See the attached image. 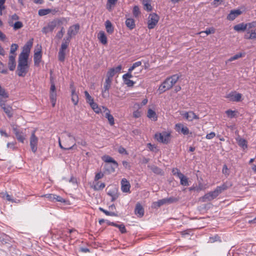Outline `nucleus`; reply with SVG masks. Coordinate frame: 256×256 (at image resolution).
<instances>
[{
	"label": "nucleus",
	"instance_id": "f257e3e1",
	"mask_svg": "<svg viewBox=\"0 0 256 256\" xmlns=\"http://www.w3.org/2000/svg\"><path fill=\"white\" fill-rule=\"evenodd\" d=\"M28 60L18 58L16 72L19 76L24 77L29 70Z\"/></svg>",
	"mask_w": 256,
	"mask_h": 256
},
{
	"label": "nucleus",
	"instance_id": "f03ea898",
	"mask_svg": "<svg viewBox=\"0 0 256 256\" xmlns=\"http://www.w3.org/2000/svg\"><path fill=\"white\" fill-rule=\"evenodd\" d=\"M33 38L29 40L24 46L22 52L20 54L18 58L28 59L30 48L33 44Z\"/></svg>",
	"mask_w": 256,
	"mask_h": 256
},
{
	"label": "nucleus",
	"instance_id": "7ed1b4c3",
	"mask_svg": "<svg viewBox=\"0 0 256 256\" xmlns=\"http://www.w3.org/2000/svg\"><path fill=\"white\" fill-rule=\"evenodd\" d=\"M154 138L158 142L168 144L170 140V134L166 132L156 133L154 135Z\"/></svg>",
	"mask_w": 256,
	"mask_h": 256
},
{
	"label": "nucleus",
	"instance_id": "20e7f679",
	"mask_svg": "<svg viewBox=\"0 0 256 256\" xmlns=\"http://www.w3.org/2000/svg\"><path fill=\"white\" fill-rule=\"evenodd\" d=\"M64 40H65L64 42H62L61 45V47L60 49L58 54V60L60 62H64L65 60V56L66 52L65 50L68 47V46L70 43V39L65 38L64 39Z\"/></svg>",
	"mask_w": 256,
	"mask_h": 256
},
{
	"label": "nucleus",
	"instance_id": "39448f33",
	"mask_svg": "<svg viewBox=\"0 0 256 256\" xmlns=\"http://www.w3.org/2000/svg\"><path fill=\"white\" fill-rule=\"evenodd\" d=\"M160 20V16L154 12L150 14L148 20V28L149 29L154 28Z\"/></svg>",
	"mask_w": 256,
	"mask_h": 256
},
{
	"label": "nucleus",
	"instance_id": "423d86ee",
	"mask_svg": "<svg viewBox=\"0 0 256 256\" xmlns=\"http://www.w3.org/2000/svg\"><path fill=\"white\" fill-rule=\"evenodd\" d=\"M11 126L13 132L15 134L18 140L20 142L24 143L26 139V135L24 134L17 128V126L14 124H12Z\"/></svg>",
	"mask_w": 256,
	"mask_h": 256
},
{
	"label": "nucleus",
	"instance_id": "0eeeda50",
	"mask_svg": "<svg viewBox=\"0 0 256 256\" xmlns=\"http://www.w3.org/2000/svg\"><path fill=\"white\" fill-rule=\"evenodd\" d=\"M103 160L106 163H112L113 164L111 166L110 170L107 169L109 173H112L115 172V169L118 166V163L111 156H104L102 157Z\"/></svg>",
	"mask_w": 256,
	"mask_h": 256
},
{
	"label": "nucleus",
	"instance_id": "6e6552de",
	"mask_svg": "<svg viewBox=\"0 0 256 256\" xmlns=\"http://www.w3.org/2000/svg\"><path fill=\"white\" fill-rule=\"evenodd\" d=\"M173 85L170 82V78H166L165 80L160 86L158 90L160 94H162L166 90H170L172 87Z\"/></svg>",
	"mask_w": 256,
	"mask_h": 256
},
{
	"label": "nucleus",
	"instance_id": "1a4fd4ad",
	"mask_svg": "<svg viewBox=\"0 0 256 256\" xmlns=\"http://www.w3.org/2000/svg\"><path fill=\"white\" fill-rule=\"evenodd\" d=\"M112 78L106 77L104 86V90L102 91V95L104 98L109 96L108 90L111 87Z\"/></svg>",
	"mask_w": 256,
	"mask_h": 256
},
{
	"label": "nucleus",
	"instance_id": "9d476101",
	"mask_svg": "<svg viewBox=\"0 0 256 256\" xmlns=\"http://www.w3.org/2000/svg\"><path fill=\"white\" fill-rule=\"evenodd\" d=\"M38 138L35 135V132L33 131L30 138V146L32 151L36 153L38 148Z\"/></svg>",
	"mask_w": 256,
	"mask_h": 256
},
{
	"label": "nucleus",
	"instance_id": "9b49d317",
	"mask_svg": "<svg viewBox=\"0 0 256 256\" xmlns=\"http://www.w3.org/2000/svg\"><path fill=\"white\" fill-rule=\"evenodd\" d=\"M58 22L56 20H52L50 22L48 26L42 28V32L45 34H46L48 32H52L54 28L56 26Z\"/></svg>",
	"mask_w": 256,
	"mask_h": 256
},
{
	"label": "nucleus",
	"instance_id": "f8f14e48",
	"mask_svg": "<svg viewBox=\"0 0 256 256\" xmlns=\"http://www.w3.org/2000/svg\"><path fill=\"white\" fill-rule=\"evenodd\" d=\"M108 194L112 197V202H114L118 197V189L116 186L108 187Z\"/></svg>",
	"mask_w": 256,
	"mask_h": 256
},
{
	"label": "nucleus",
	"instance_id": "ddd939ff",
	"mask_svg": "<svg viewBox=\"0 0 256 256\" xmlns=\"http://www.w3.org/2000/svg\"><path fill=\"white\" fill-rule=\"evenodd\" d=\"M175 130L177 132L184 135H187L190 133L188 128L182 123L176 124L175 126Z\"/></svg>",
	"mask_w": 256,
	"mask_h": 256
},
{
	"label": "nucleus",
	"instance_id": "4468645a",
	"mask_svg": "<svg viewBox=\"0 0 256 256\" xmlns=\"http://www.w3.org/2000/svg\"><path fill=\"white\" fill-rule=\"evenodd\" d=\"M183 116L188 121H192L194 120H198L199 117L192 111L184 112L182 114Z\"/></svg>",
	"mask_w": 256,
	"mask_h": 256
},
{
	"label": "nucleus",
	"instance_id": "2eb2a0df",
	"mask_svg": "<svg viewBox=\"0 0 256 256\" xmlns=\"http://www.w3.org/2000/svg\"><path fill=\"white\" fill-rule=\"evenodd\" d=\"M122 69L121 65H118L116 68H111L107 72L106 77L112 78L117 73H119Z\"/></svg>",
	"mask_w": 256,
	"mask_h": 256
},
{
	"label": "nucleus",
	"instance_id": "dca6fc26",
	"mask_svg": "<svg viewBox=\"0 0 256 256\" xmlns=\"http://www.w3.org/2000/svg\"><path fill=\"white\" fill-rule=\"evenodd\" d=\"M79 29L80 26L78 24L70 26L68 32V36L67 38H69L70 41L72 36H75L78 33Z\"/></svg>",
	"mask_w": 256,
	"mask_h": 256
},
{
	"label": "nucleus",
	"instance_id": "f3484780",
	"mask_svg": "<svg viewBox=\"0 0 256 256\" xmlns=\"http://www.w3.org/2000/svg\"><path fill=\"white\" fill-rule=\"evenodd\" d=\"M103 112L105 114V117L108 118L109 124L111 126H113L114 124V118L113 116L110 114V110L106 107L102 106Z\"/></svg>",
	"mask_w": 256,
	"mask_h": 256
},
{
	"label": "nucleus",
	"instance_id": "a211bd4d",
	"mask_svg": "<svg viewBox=\"0 0 256 256\" xmlns=\"http://www.w3.org/2000/svg\"><path fill=\"white\" fill-rule=\"evenodd\" d=\"M130 182L125 178L121 180V190L124 192H130Z\"/></svg>",
	"mask_w": 256,
	"mask_h": 256
},
{
	"label": "nucleus",
	"instance_id": "6ab92c4d",
	"mask_svg": "<svg viewBox=\"0 0 256 256\" xmlns=\"http://www.w3.org/2000/svg\"><path fill=\"white\" fill-rule=\"evenodd\" d=\"M8 65L10 70L14 71L15 70L16 66V54L9 56Z\"/></svg>",
	"mask_w": 256,
	"mask_h": 256
},
{
	"label": "nucleus",
	"instance_id": "aec40b11",
	"mask_svg": "<svg viewBox=\"0 0 256 256\" xmlns=\"http://www.w3.org/2000/svg\"><path fill=\"white\" fill-rule=\"evenodd\" d=\"M242 14V11L240 10H231L230 13L227 16V19L230 20H233L238 16Z\"/></svg>",
	"mask_w": 256,
	"mask_h": 256
},
{
	"label": "nucleus",
	"instance_id": "412c9836",
	"mask_svg": "<svg viewBox=\"0 0 256 256\" xmlns=\"http://www.w3.org/2000/svg\"><path fill=\"white\" fill-rule=\"evenodd\" d=\"M178 177L180 179V184L184 186H188L189 185L188 178L184 176L180 171H178Z\"/></svg>",
	"mask_w": 256,
	"mask_h": 256
},
{
	"label": "nucleus",
	"instance_id": "4be33fe9",
	"mask_svg": "<svg viewBox=\"0 0 256 256\" xmlns=\"http://www.w3.org/2000/svg\"><path fill=\"white\" fill-rule=\"evenodd\" d=\"M134 212L138 217L142 218L144 214V209L140 203L136 204Z\"/></svg>",
	"mask_w": 256,
	"mask_h": 256
},
{
	"label": "nucleus",
	"instance_id": "5701e85b",
	"mask_svg": "<svg viewBox=\"0 0 256 256\" xmlns=\"http://www.w3.org/2000/svg\"><path fill=\"white\" fill-rule=\"evenodd\" d=\"M70 88H72V101L74 105H76L78 102V94L76 92V88L73 87L72 84H70Z\"/></svg>",
	"mask_w": 256,
	"mask_h": 256
},
{
	"label": "nucleus",
	"instance_id": "b1692460",
	"mask_svg": "<svg viewBox=\"0 0 256 256\" xmlns=\"http://www.w3.org/2000/svg\"><path fill=\"white\" fill-rule=\"evenodd\" d=\"M34 65L38 66L42 60L41 50L34 52Z\"/></svg>",
	"mask_w": 256,
	"mask_h": 256
},
{
	"label": "nucleus",
	"instance_id": "393cba45",
	"mask_svg": "<svg viewBox=\"0 0 256 256\" xmlns=\"http://www.w3.org/2000/svg\"><path fill=\"white\" fill-rule=\"evenodd\" d=\"M125 24L126 27L130 30H133L136 26L135 20L132 18H126Z\"/></svg>",
	"mask_w": 256,
	"mask_h": 256
},
{
	"label": "nucleus",
	"instance_id": "a878e982",
	"mask_svg": "<svg viewBox=\"0 0 256 256\" xmlns=\"http://www.w3.org/2000/svg\"><path fill=\"white\" fill-rule=\"evenodd\" d=\"M56 12V10H53L50 8L40 9L38 12V14L40 16H44L49 14L50 12H52L53 14H54Z\"/></svg>",
	"mask_w": 256,
	"mask_h": 256
},
{
	"label": "nucleus",
	"instance_id": "bb28decb",
	"mask_svg": "<svg viewBox=\"0 0 256 256\" xmlns=\"http://www.w3.org/2000/svg\"><path fill=\"white\" fill-rule=\"evenodd\" d=\"M98 38L102 44H107V38L104 32L100 31L98 33Z\"/></svg>",
	"mask_w": 256,
	"mask_h": 256
},
{
	"label": "nucleus",
	"instance_id": "cd10ccee",
	"mask_svg": "<svg viewBox=\"0 0 256 256\" xmlns=\"http://www.w3.org/2000/svg\"><path fill=\"white\" fill-rule=\"evenodd\" d=\"M8 23L10 26H13L14 30H15L20 29L23 26L22 23L20 21H18L14 24H13V22L9 20Z\"/></svg>",
	"mask_w": 256,
	"mask_h": 256
},
{
	"label": "nucleus",
	"instance_id": "c85d7f7f",
	"mask_svg": "<svg viewBox=\"0 0 256 256\" xmlns=\"http://www.w3.org/2000/svg\"><path fill=\"white\" fill-rule=\"evenodd\" d=\"M234 29L237 32H244L247 29L246 25L244 23H240L234 26Z\"/></svg>",
	"mask_w": 256,
	"mask_h": 256
},
{
	"label": "nucleus",
	"instance_id": "c756f323",
	"mask_svg": "<svg viewBox=\"0 0 256 256\" xmlns=\"http://www.w3.org/2000/svg\"><path fill=\"white\" fill-rule=\"evenodd\" d=\"M2 108L9 118H11L12 116V108L10 106L6 105L4 106Z\"/></svg>",
	"mask_w": 256,
	"mask_h": 256
},
{
	"label": "nucleus",
	"instance_id": "7c9ffc66",
	"mask_svg": "<svg viewBox=\"0 0 256 256\" xmlns=\"http://www.w3.org/2000/svg\"><path fill=\"white\" fill-rule=\"evenodd\" d=\"M105 26L106 32L108 34H112V33H113L114 30V27L112 26V22L109 20H107L106 22Z\"/></svg>",
	"mask_w": 256,
	"mask_h": 256
},
{
	"label": "nucleus",
	"instance_id": "2f4dec72",
	"mask_svg": "<svg viewBox=\"0 0 256 256\" xmlns=\"http://www.w3.org/2000/svg\"><path fill=\"white\" fill-rule=\"evenodd\" d=\"M147 116L148 118L153 120L154 121L157 120V116L156 112L152 109H148Z\"/></svg>",
	"mask_w": 256,
	"mask_h": 256
},
{
	"label": "nucleus",
	"instance_id": "473e14b6",
	"mask_svg": "<svg viewBox=\"0 0 256 256\" xmlns=\"http://www.w3.org/2000/svg\"><path fill=\"white\" fill-rule=\"evenodd\" d=\"M166 204V200L164 198L160 200L158 202H156L152 203V207L154 208H157L160 207V206Z\"/></svg>",
	"mask_w": 256,
	"mask_h": 256
},
{
	"label": "nucleus",
	"instance_id": "72a5a7b5",
	"mask_svg": "<svg viewBox=\"0 0 256 256\" xmlns=\"http://www.w3.org/2000/svg\"><path fill=\"white\" fill-rule=\"evenodd\" d=\"M0 196L4 198H6V200L9 202H16V201L12 198L11 196H10V194H7L6 192V193H4V192L0 193Z\"/></svg>",
	"mask_w": 256,
	"mask_h": 256
},
{
	"label": "nucleus",
	"instance_id": "f704fd0d",
	"mask_svg": "<svg viewBox=\"0 0 256 256\" xmlns=\"http://www.w3.org/2000/svg\"><path fill=\"white\" fill-rule=\"evenodd\" d=\"M238 143L239 146L242 147L243 149H246L248 148L247 142L244 138H240L238 140Z\"/></svg>",
	"mask_w": 256,
	"mask_h": 256
},
{
	"label": "nucleus",
	"instance_id": "c9c22d12",
	"mask_svg": "<svg viewBox=\"0 0 256 256\" xmlns=\"http://www.w3.org/2000/svg\"><path fill=\"white\" fill-rule=\"evenodd\" d=\"M50 100L52 104V107L56 105V92H50Z\"/></svg>",
	"mask_w": 256,
	"mask_h": 256
},
{
	"label": "nucleus",
	"instance_id": "e433bc0d",
	"mask_svg": "<svg viewBox=\"0 0 256 256\" xmlns=\"http://www.w3.org/2000/svg\"><path fill=\"white\" fill-rule=\"evenodd\" d=\"M118 0H108L106 3V8L109 10H111L112 7L115 6Z\"/></svg>",
	"mask_w": 256,
	"mask_h": 256
},
{
	"label": "nucleus",
	"instance_id": "4c0bfd02",
	"mask_svg": "<svg viewBox=\"0 0 256 256\" xmlns=\"http://www.w3.org/2000/svg\"><path fill=\"white\" fill-rule=\"evenodd\" d=\"M168 78H170V82L171 84L174 86L179 79L180 76L178 74H176Z\"/></svg>",
	"mask_w": 256,
	"mask_h": 256
},
{
	"label": "nucleus",
	"instance_id": "58836bf2",
	"mask_svg": "<svg viewBox=\"0 0 256 256\" xmlns=\"http://www.w3.org/2000/svg\"><path fill=\"white\" fill-rule=\"evenodd\" d=\"M90 106L93 110L95 112L98 114L100 112H102V110L100 108H99L98 104L94 102H92V104H90Z\"/></svg>",
	"mask_w": 256,
	"mask_h": 256
},
{
	"label": "nucleus",
	"instance_id": "ea45409f",
	"mask_svg": "<svg viewBox=\"0 0 256 256\" xmlns=\"http://www.w3.org/2000/svg\"><path fill=\"white\" fill-rule=\"evenodd\" d=\"M232 97L230 100L235 102H240L241 100L242 94H235L230 95Z\"/></svg>",
	"mask_w": 256,
	"mask_h": 256
},
{
	"label": "nucleus",
	"instance_id": "a19ab883",
	"mask_svg": "<svg viewBox=\"0 0 256 256\" xmlns=\"http://www.w3.org/2000/svg\"><path fill=\"white\" fill-rule=\"evenodd\" d=\"M200 200L202 202H206V201H210L212 200L210 194L209 192L206 194L205 195H204L203 196L201 197L200 198Z\"/></svg>",
	"mask_w": 256,
	"mask_h": 256
},
{
	"label": "nucleus",
	"instance_id": "79ce46f5",
	"mask_svg": "<svg viewBox=\"0 0 256 256\" xmlns=\"http://www.w3.org/2000/svg\"><path fill=\"white\" fill-rule=\"evenodd\" d=\"M105 186L104 183H100V184L99 182H96V184L94 186V188L95 190H98L103 189Z\"/></svg>",
	"mask_w": 256,
	"mask_h": 256
},
{
	"label": "nucleus",
	"instance_id": "37998d69",
	"mask_svg": "<svg viewBox=\"0 0 256 256\" xmlns=\"http://www.w3.org/2000/svg\"><path fill=\"white\" fill-rule=\"evenodd\" d=\"M228 186L227 183H224L222 184V186H217L216 188V190H218V192L220 194L222 191L226 190L228 188Z\"/></svg>",
	"mask_w": 256,
	"mask_h": 256
},
{
	"label": "nucleus",
	"instance_id": "c03bdc74",
	"mask_svg": "<svg viewBox=\"0 0 256 256\" xmlns=\"http://www.w3.org/2000/svg\"><path fill=\"white\" fill-rule=\"evenodd\" d=\"M244 56V54L238 53V54H235L234 56H232L231 58H230V59L228 60L230 62H232V61L236 60L240 58L243 57Z\"/></svg>",
	"mask_w": 256,
	"mask_h": 256
},
{
	"label": "nucleus",
	"instance_id": "a18cd8bd",
	"mask_svg": "<svg viewBox=\"0 0 256 256\" xmlns=\"http://www.w3.org/2000/svg\"><path fill=\"white\" fill-rule=\"evenodd\" d=\"M84 95L87 102H88L90 104H92V102H94V99L92 98V96L90 95L87 91L84 92Z\"/></svg>",
	"mask_w": 256,
	"mask_h": 256
},
{
	"label": "nucleus",
	"instance_id": "49530a36",
	"mask_svg": "<svg viewBox=\"0 0 256 256\" xmlns=\"http://www.w3.org/2000/svg\"><path fill=\"white\" fill-rule=\"evenodd\" d=\"M18 46L17 44H13L10 46V53L11 55H16V51L17 50Z\"/></svg>",
	"mask_w": 256,
	"mask_h": 256
},
{
	"label": "nucleus",
	"instance_id": "de8ad7c7",
	"mask_svg": "<svg viewBox=\"0 0 256 256\" xmlns=\"http://www.w3.org/2000/svg\"><path fill=\"white\" fill-rule=\"evenodd\" d=\"M132 13L133 15L135 18H137L139 14H140V8L138 6H135L132 10Z\"/></svg>",
	"mask_w": 256,
	"mask_h": 256
},
{
	"label": "nucleus",
	"instance_id": "09e8293b",
	"mask_svg": "<svg viewBox=\"0 0 256 256\" xmlns=\"http://www.w3.org/2000/svg\"><path fill=\"white\" fill-rule=\"evenodd\" d=\"M150 169L154 174H159L162 173V170L157 166H152L150 167Z\"/></svg>",
	"mask_w": 256,
	"mask_h": 256
},
{
	"label": "nucleus",
	"instance_id": "8fccbe9b",
	"mask_svg": "<svg viewBox=\"0 0 256 256\" xmlns=\"http://www.w3.org/2000/svg\"><path fill=\"white\" fill-rule=\"evenodd\" d=\"M99 210L100 211L103 212L104 214H105L106 216H117V214L114 212H110L102 208H100Z\"/></svg>",
	"mask_w": 256,
	"mask_h": 256
},
{
	"label": "nucleus",
	"instance_id": "3c124183",
	"mask_svg": "<svg viewBox=\"0 0 256 256\" xmlns=\"http://www.w3.org/2000/svg\"><path fill=\"white\" fill-rule=\"evenodd\" d=\"M164 199L166 200V204H172L176 202L178 200V199L177 198L173 196L168 198H166Z\"/></svg>",
	"mask_w": 256,
	"mask_h": 256
},
{
	"label": "nucleus",
	"instance_id": "603ef678",
	"mask_svg": "<svg viewBox=\"0 0 256 256\" xmlns=\"http://www.w3.org/2000/svg\"><path fill=\"white\" fill-rule=\"evenodd\" d=\"M245 38L248 39L256 38V28L250 32V34L248 36L247 35H246Z\"/></svg>",
	"mask_w": 256,
	"mask_h": 256
},
{
	"label": "nucleus",
	"instance_id": "864d4df0",
	"mask_svg": "<svg viewBox=\"0 0 256 256\" xmlns=\"http://www.w3.org/2000/svg\"><path fill=\"white\" fill-rule=\"evenodd\" d=\"M133 70H131L130 68L128 70V72L124 74L122 76V79H130V78H132V72Z\"/></svg>",
	"mask_w": 256,
	"mask_h": 256
},
{
	"label": "nucleus",
	"instance_id": "5fc2aeb1",
	"mask_svg": "<svg viewBox=\"0 0 256 256\" xmlns=\"http://www.w3.org/2000/svg\"><path fill=\"white\" fill-rule=\"evenodd\" d=\"M210 193L212 200L216 198L220 194L216 188L214 191L210 192Z\"/></svg>",
	"mask_w": 256,
	"mask_h": 256
},
{
	"label": "nucleus",
	"instance_id": "6e6d98bb",
	"mask_svg": "<svg viewBox=\"0 0 256 256\" xmlns=\"http://www.w3.org/2000/svg\"><path fill=\"white\" fill-rule=\"evenodd\" d=\"M226 114H227L228 116L230 118H233L236 117V112L233 111L231 110H228L226 112Z\"/></svg>",
	"mask_w": 256,
	"mask_h": 256
},
{
	"label": "nucleus",
	"instance_id": "4d7b16f0",
	"mask_svg": "<svg viewBox=\"0 0 256 256\" xmlns=\"http://www.w3.org/2000/svg\"><path fill=\"white\" fill-rule=\"evenodd\" d=\"M214 30L212 28H206V31L201 32H200V34H206V36H208L211 34H214Z\"/></svg>",
	"mask_w": 256,
	"mask_h": 256
},
{
	"label": "nucleus",
	"instance_id": "13d9d810",
	"mask_svg": "<svg viewBox=\"0 0 256 256\" xmlns=\"http://www.w3.org/2000/svg\"><path fill=\"white\" fill-rule=\"evenodd\" d=\"M42 197H45L47 198L50 202H54V194H46L42 196Z\"/></svg>",
	"mask_w": 256,
	"mask_h": 256
},
{
	"label": "nucleus",
	"instance_id": "bf43d9fd",
	"mask_svg": "<svg viewBox=\"0 0 256 256\" xmlns=\"http://www.w3.org/2000/svg\"><path fill=\"white\" fill-rule=\"evenodd\" d=\"M124 83L127 85L128 86L130 87L132 86L135 83L132 80L130 79H123Z\"/></svg>",
	"mask_w": 256,
	"mask_h": 256
},
{
	"label": "nucleus",
	"instance_id": "052dcab7",
	"mask_svg": "<svg viewBox=\"0 0 256 256\" xmlns=\"http://www.w3.org/2000/svg\"><path fill=\"white\" fill-rule=\"evenodd\" d=\"M116 226H116L115 227L118 228H119L120 230V232L122 234H124V233H126V228L125 226H124V224H116Z\"/></svg>",
	"mask_w": 256,
	"mask_h": 256
},
{
	"label": "nucleus",
	"instance_id": "680f3d73",
	"mask_svg": "<svg viewBox=\"0 0 256 256\" xmlns=\"http://www.w3.org/2000/svg\"><path fill=\"white\" fill-rule=\"evenodd\" d=\"M64 33V28L63 27H62L61 28V30L57 33V34L56 35V37L57 38H58V39H61L62 38V37L63 36Z\"/></svg>",
	"mask_w": 256,
	"mask_h": 256
},
{
	"label": "nucleus",
	"instance_id": "e2e57ef3",
	"mask_svg": "<svg viewBox=\"0 0 256 256\" xmlns=\"http://www.w3.org/2000/svg\"><path fill=\"white\" fill-rule=\"evenodd\" d=\"M222 172L226 176H228L230 174L229 170H228V166L226 164L224 165L223 168H222Z\"/></svg>",
	"mask_w": 256,
	"mask_h": 256
},
{
	"label": "nucleus",
	"instance_id": "0e129e2a",
	"mask_svg": "<svg viewBox=\"0 0 256 256\" xmlns=\"http://www.w3.org/2000/svg\"><path fill=\"white\" fill-rule=\"evenodd\" d=\"M144 9L148 12L152 11V7L151 6L150 3L144 4Z\"/></svg>",
	"mask_w": 256,
	"mask_h": 256
},
{
	"label": "nucleus",
	"instance_id": "69168bd1",
	"mask_svg": "<svg viewBox=\"0 0 256 256\" xmlns=\"http://www.w3.org/2000/svg\"><path fill=\"white\" fill-rule=\"evenodd\" d=\"M54 202H66L64 199L59 196L54 194Z\"/></svg>",
	"mask_w": 256,
	"mask_h": 256
},
{
	"label": "nucleus",
	"instance_id": "338daca9",
	"mask_svg": "<svg viewBox=\"0 0 256 256\" xmlns=\"http://www.w3.org/2000/svg\"><path fill=\"white\" fill-rule=\"evenodd\" d=\"M104 174L102 172H99L97 174H96L95 177H94V180L98 181V180L102 178H103Z\"/></svg>",
	"mask_w": 256,
	"mask_h": 256
},
{
	"label": "nucleus",
	"instance_id": "774afa93",
	"mask_svg": "<svg viewBox=\"0 0 256 256\" xmlns=\"http://www.w3.org/2000/svg\"><path fill=\"white\" fill-rule=\"evenodd\" d=\"M246 28L250 29L252 28L256 27V22H252L246 24Z\"/></svg>",
	"mask_w": 256,
	"mask_h": 256
}]
</instances>
